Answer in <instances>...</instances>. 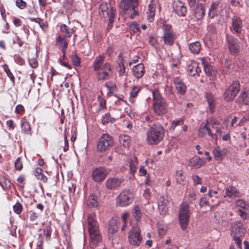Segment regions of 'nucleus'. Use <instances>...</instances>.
Masks as SVG:
<instances>
[{
	"mask_svg": "<svg viewBox=\"0 0 249 249\" xmlns=\"http://www.w3.org/2000/svg\"><path fill=\"white\" fill-rule=\"evenodd\" d=\"M105 56L103 54L96 57L92 67L94 71L96 72V77L98 80L105 81L109 78L111 71V65L109 63H104Z\"/></svg>",
	"mask_w": 249,
	"mask_h": 249,
	"instance_id": "1",
	"label": "nucleus"
},
{
	"mask_svg": "<svg viewBox=\"0 0 249 249\" xmlns=\"http://www.w3.org/2000/svg\"><path fill=\"white\" fill-rule=\"evenodd\" d=\"M164 135V129L159 124H154L148 128L146 132V140L150 145H155L162 141Z\"/></svg>",
	"mask_w": 249,
	"mask_h": 249,
	"instance_id": "2",
	"label": "nucleus"
},
{
	"mask_svg": "<svg viewBox=\"0 0 249 249\" xmlns=\"http://www.w3.org/2000/svg\"><path fill=\"white\" fill-rule=\"evenodd\" d=\"M153 108L154 112L158 115H161L168 111V105L158 90L152 91Z\"/></svg>",
	"mask_w": 249,
	"mask_h": 249,
	"instance_id": "3",
	"label": "nucleus"
},
{
	"mask_svg": "<svg viewBox=\"0 0 249 249\" xmlns=\"http://www.w3.org/2000/svg\"><path fill=\"white\" fill-rule=\"evenodd\" d=\"M190 216V212L189 205L187 203H183L180 206L178 220L181 230L184 231L186 229L189 223Z\"/></svg>",
	"mask_w": 249,
	"mask_h": 249,
	"instance_id": "4",
	"label": "nucleus"
},
{
	"mask_svg": "<svg viewBox=\"0 0 249 249\" xmlns=\"http://www.w3.org/2000/svg\"><path fill=\"white\" fill-rule=\"evenodd\" d=\"M116 9L107 2L101 3L99 7V15L104 20L115 18Z\"/></svg>",
	"mask_w": 249,
	"mask_h": 249,
	"instance_id": "5",
	"label": "nucleus"
},
{
	"mask_svg": "<svg viewBox=\"0 0 249 249\" xmlns=\"http://www.w3.org/2000/svg\"><path fill=\"white\" fill-rule=\"evenodd\" d=\"M133 201V195L128 190H123L116 199V204L120 207H125Z\"/></svg>",
	"mask_w": 249,
	"mask_h": 249,
	"instance_id": "6",
	"label": "nucleus"
},
{
	"mask_svg": "<svg viewBox=\"0 0 249 249\" xmlns=\"http://www.w3.org/2000/svg\"><path fill=\"white\" fill-rule=\"evenodd\" d=\"M113 144L111 137L108 134H104L99 139L97 144V150L104 152Z\"/></svg>",
	"mask_w": 249,
	"mask_h": 249,
	"instance_id": "7",
	"label": "nucleus"
},
{
	"mask_svg": "<svg viewBox=\"0 0 249 249\" xmlns=\"http://www.w3.org/2000/svg\"><path fill=\"white\" fill-rule=\"evenodd\" d=\"M129 243L135 246H139L142 242V237L139 227H133L129 231L128 236Z\"/></svg>",
	"mask_w": 249,
	"mask_h": 249,
	"instance_id": "8",
	"label": "nucleus"
},
{
	"mask_svg": "<svg viewBox=\"0 0 249 249\" xmlns=\"http://www.w3.org/2000/svg\"><path fill=\"white\" fill-rule=\"evenodd\" d=\"M162 38L166 45L171 46L176 39V36L170 25H164L163 27Z\"/></svg>",
	"mask_w": 249,
	"mask_h": 249,
	"instance_id": "9",
	"label": "nucleus"
},
{
	"mask_svg": "<svg viewBox=\"0 0 249 249\" xmlns=\"http://www.w3.org/2000/svg\"><path fill=\"white\" fill-rule=\"evenodd\" d=\"M240 85L238 81H234L230 86L224 93V98L227 101L233 100L240 90Z\"/></svg>",
	"mask_w": 249,
	"mask_h": 249,
	"instance_id": "10",
	"label": "nucleus"
},
{
	"mask_svg": "<svg viewBox=\"0 0 249 249\" xmlns=\"http://www.w3.org/2000/svg\"><path fill=\"white\" fill-rule=\"evenodd\" d=\"M226 40L228 47L231 53L233 55H237L239 52V44L237 38L231 35H227Z\"/></svg>",
	"mask_w": 249,
	"mask_h": 249,
	"instance_id": "11",
	"label": "nucleus"
},
{
	"mask_svg": "<svg viewBox=\"0 0 249 249\" xmlns=\"http://www.w3.org/2000/svg\"><path fill=\"white\" fill-rule=\"evenodd\" d=\"M238 213L243 219H247L249 215V204L242 199L236 201Z\"/></svg>",
	"mask_w": 249,
	"mask_h": 249,
	"instance_id": "12",
	"label": "nucleus"
},
{
	"mask_svg": "<svg viewBox=\"0 0 249 249\" xmlns=\"http://www.w3.org/2000/svg\"><path fill=\"white\" fill-rule=\"evenodd\" d=\"M231 30L240 39H242L241 36L242 35L243 29V24L241 19L237 16H234L231 19Z\"/></svg>",
	"mask_w": 249,
	"mask_h": 249,
	"instance_id": "13",
	"label": "nucleus"
},
{
	"mask_svg": "<svg viewBox=\"0 0 249 249\" xmlns=\"http://www.w3.org/2000/svg\"><path fill=\"white\" fill-rule=\"evenodd\" d=\"M124 181V179L123 177L109 178L106 181V187L109 190H117L121 187Z\"/></svg>",
	"mask_w": 249,
	"mask_h": 249,
	"instance_id": "14",
	"label": "nucleus"
},
{
	"mask_svg": "<svg viewBox=\"0 0 249 249\" xmlns=\"http://www.w3.org/2000/svg\"><path fill=\"white\" fill-rule=\"evenodd\" d=\"M245 233V229L240 221L232 223L231 225V235L232 237L243 236Z\"/></svg>",
	"mask_w": 249,
	"mask_h": 249,
	"instance_id": "15",
	"label": "nucleus"
},
{
	"mask_svg": "<svg viewBox=\"0 0 249 249\" xmlns=\"http://www.w3.org/2000/svg\"><path fill=\"white\" fill-rule=\"evenodd\" d=\"M107 174V171L105 168H97L92 172V179L95 182H102L105 179Z\"/></svg>",
	"mask_w": 249,
	"mask_h": 249,
	"instance_id": "16",
	"label": "nucleus"
},
{
	"mask_svg": "<svg viewBox=\"0 0 249 249\" xmlns=\"http://www.w3.org/2000/svg\"><path fill=\"white\" fill-rule=\"evenodd\" d=\"M173 8L175 13L179 16L184 17L187 13V8L185 4L180 0L173 2Z\"/></svg>",
	"mask_w": 249,
	"mask_h": 249,
	"instance_id": "17",
	"label": "nucleus"
},
{
	"mask_svg": "<svg viewBox=\"0 0 249 249\" xmlns=\"http://www.w3.org/2000/svg\"><path fill=\"white\" fill-rule=\"evenodd\" d=\"M169 201L167 196H161L158 200V209L160 214L164 215L168 211Z\"/></svg>",
	"mask_w": 249,
	"mask_h": 249,
	"instance_id": "18",
	"label": "nucleus"
},
{
	"mask_svg": "<svg viewBox=\"0 0 249 249\" xmlns=\"http://www.w3.org/2000/svg\"><path fill=\"white\" fill-rule=\"evenodd\" d=\"M206 133H207L210 137L213 138L214 135L211 132V130L209 126V122L208 120L206 121L205 124H202L200 125L198 130V135L200 137H204Z\"/></svg>",
	"mask_w": 249,
	"mask_h": 249,
	"instance_id": "19",
	"label": "nucleus"
},
{
	"mask_svg": "<svg viewBox=\"0 0 249 249\" xmlns=\"http://www.w3.org/2000/svg\"><path fill=\"white\" fill-rule=\"evenodd\" d=\"M89 231L92 230L99 229V224L96 220V215L94 213H91L88 218Z\"/></svg>",
	"mask_w": 249,
	"mask_h": 249,
	"instance_id": "20",
	"label": "nucleus"
},
{
	"mask_svg": "<svg viewBox=\"0 0 249 249\" xmlns=\"http://www.w3.org/2000/svg\"><path fill=\"white\" fill-rule=\"evenodd\" d=\"M174 84L178 93L182 95L186 92V87L185 85L181 79L178 77L174 79Z\"/></svg>",
	"mask_w": 249,
	"mask_h": 249,
	"instance_id": "21",
	"label": "nucleus"
},
{
	"mask_svg": "<svg viewBox=\"0 0 249 249\" xmlns=\"http://www.w3.org/2000/svg\"><path fill=\"white\" fill-rule=\"evenodd\" d=\"M120 223L116 219L112 218L108 222V233L109 234L115 233L119 230Z\"/></svg>",
	"mask_w": 249,
	"mask_h": 249,
	"instance_id": "22",
	"label": "nucleus"
},
{
	"mask_svg": "<svg viewBox=\"0 0 249 249\" xmlns=\"http://www.w3.org/2000/svg\"><path fill=\"white\" fill-rule=\"evenodd\" d=\"M205 6L202 3H200L199 1H197L196 6L194 12V15L197 19H201L205 15Z\"/></svg>",
	"mask_w": 249,
	"mask_h": 249,
	"instance_id": "23",
	"label": "nucleus"
},
{
	"mask_svg": "<svg viewBox=\"0 0 249 249\" xmlns=\"http://www.w3.org/2000/svg\"><path fill=\"white\" fill-rule=\"evenodd\" d=\"M89 231L91 242L94 245H97L98 243L102 240V236L99 229L92 230Z\"/></svg>",
	"mask_w": 249,
	"mask_h": 249,
	"instance_id": "24",
	"label": "nucleus"
},
{
	"mask_svg": "<svg viewBox=\"0 0 249 249\" xmlns=\"http://www.w3.org/2000/svg\"><path fill=\"white\" fill-rule=\"evenodd\" d=\"M133 75L137 78H140L142 77L144 73V67L142 63H139L134 66L132 68Z\"/></svg>",
	"mask_w": 249,
	"mask_h": 249,
	"instance_id": "25",
	"label": "nucleus"
},
{
	"mask_svg": "<svg viewBox=\"0 0 249 249\" xmlns=\"http://www.w3.org/2000/svg\"><path fill=\"white\" fill-rule=\"evenodd\" d=\"M240 193L235 187L229 186L225 190V194L224 196H228L230 198L233 199L239 196Z\"/></svg>",
	"mask_w": 249,
	"mask_h": 249,
	"instance_id": "26",
	"label": "nucleus"
},
{
	"mask_svg": "<svg viewBox=\"0 0 249 249\" xmlns=\"http://www.w3.org/2000/svg\"><path fill=\"white\" fill-rule=\"evenodd\" d=\"M69 43L68 38L59 35L56 39V46L61 49H67Z\"/></svg>",
	"mask_w": 249,
	"mask_h": 249,
	"instance_id": "27",
	"label": "nucleus"
},
{
	"mask_svg": "<svg viewBox=\"0 0 249 249\" xmlns=\"http://www.w3.org/2000/svg\"><path fill=\"white\" fill-rule=\"evenodd\" d=\"M138 4V0H122L121 7L128 11L131 7H137Z\"/></svg>",
	"mask_w": 249,
	"mask_h": 249,
	"instance_id": "28",
	"label": "nucleus"
},
{
	"mask_svg": "<svg viewBox=\"0 0 249 249\" xmlns=\"http://www.w3.org/2000/svg\"><path fill=\"white\" fill-rule=\"evenodd\" d=\"M201 71L196 62H191L188 67V73L190 75L195 76L198 75Z\"/></svg>",
	"mask_w": 249,
	"mask_h": 249,
	"instance_id": "29",
	"label": "nucleus"
},
{
	"mask_svg": "<svg viewBox=\"0 0 249 249\" xmlns=\"http://www.w3.org/2000/svg\"><path fill=\"white\" fill-rule=\"evenodd\" d=\"M205 98L208 104L209 110L212 113L214 112L215 107V98L212 94L209 92L206 93Z\"/></svg>",
	"mask_w": 249,
	"mask_h": 249,
	"instance_id": "30",
	"label": "nucleus"
},
{
	"mask_svg": "<svg viewBox=\"0 0 249 249\" xmlns=\"http://www.w3.org/2000/svg\"><path fill=\"white\" fill-rule=\"evenodd\" d=\"M204 69L206 74L210 77V80H213L217 73L215 68L210 65H204Z\"/></svg>",
	"mask_w": 249,
	"mask_h": 249,
	"instance_id": "31",
	"label": "nucleus"
},
{
	"mask_svg": "<svg viewBox=\"0 0 249 249\" xmlns=\"http://www.w3.org/2000/svg\"><path fill=\"white\" fill-rule=\"evenodd\" d=\"M213 153L214 158L217 161H221L222 160L223 157L225 155L224 150L221 149V148L218 146L213 148Z\"/></svg>",
	"mask_w": 249,
	"mask_h": 249,
	"instance_id": "32",
	"label": "nucleus"
},
{
	"mask_svg": "<svg viewBox=\"0 0 249 249\" xmlns=\"http://www.w3.org/2000/svg\"><path fill=\"white\" fill-rule=\"evenodd\" d=\"M21 128L22 132L28 135H29L31 133V128L29 122L25 118H23L21 120Z\"/></svg>",
	"mask_w": 249,
	"mask_h": 249,
	"instance_id": "33",
	"label": "nucleus"
},
{
	"mask_svg": "<svg viewBox=\"0 0 249 249\" xmlns=\"http://www.w3.org/2000/svg\"><path fill=\"white\" fill-rule=\"evenodd\" d=\"M61 32L64 34L63 36L67 38H70L74 33V30L65 24H61L60 27Z\"/></svg>",
	"mask_w": 249,
	"mask_h": 249,
	"instance_id": "34",
	"label": "nucleus"
},
{
	"mask_svg": "<svg viewBox=\"0 0 249 249\" xmlns=\"http://www.w3.org/2000/svg\"><path fill=\"white\" fill-rule=\"evenodd\" d=\"M203 163V160L198 156L194 157L189 160V165L196 168H199Z\"/></svg>",
	"mask_w": 249,
	"mask_h": 249,
	"instance_id": "35",
	"label": "nucleus"
},
{
	"mask_svg": "<svg viewBox=\"0 0 249 249\" xmlns=\"http://www.w3.org/2000/svg\"><path fill=\"white\" fill-rule=\"evenodd\" d=\"M141 89V87L139 86H134L132 87L130 91L129 101L132 103H134L135 98L137 96L138 93Z\"/></svg>",
	"mask_w": 249,
	"mask_h": 249,
	"instance_id": "36",
	"label": "nucleus"
},
{
	"mask_svg": "<svg viewBox=\"0 0 249 249\" xmlns=\"http://www.w3.org/2000/svg\"><path fill=\"white\" fill-rule=\"evenodd\" d=\"M156 10L155 4H149L148 9L147 12V19L150 22H152L154 19L155 13Z\"/></svg>",
	"mask_w": 249,
	"mask_h": 249,
	"instance_id": "37",
	"label": "nucleus"
},
{
	"mask_svg": "<svg viewBox=\"0 0 249 249\" xmlns=\"http://www.w3.org/2000/svg\"><path fill=\"white\" fill-rule=\"evenodd\" d=\"M189 48L191 53H193L197 54L200 52L201 49L200 43L198 41H196L190 44Z\"/></svg>",
	"mask_w": 249,
	"mask_h": 249,
	"instance_id": "38",
	"label": "nucleus"
},
{
	"mask_svg": "<svg viewBox=\"0 0 249 249\" xmlns=\"http://www.w3.org/2000/svg\"><path fill=\"white\" fill-rule=\"evenodd\" d=\"M97 197L93 195H91L89 196L87 201V205L90 208L96 207L99 205V203L97 200Z\"/></svg>",
	"mask_w": 249,
	"mask_h": 249,
	"instance_id": "39",
	"label": "nucleus"
},
{
	"mask_svg": "<svg viewBox=\"0 0 249 249\" xmlns=\"http://www.w3.org/2000/svg\"><path fill=\"white\" fill-rule=\"evenodd\" d=\"M132 214L133 217L137 220L139 221L142 217V212L140 208L138 205H135L132 209Z\"/></svg>",
	"mask_w": 249,
	"mask_h": 249,
	"instance_id": "40",
	"label": "nucleus"
},
{
	"mask_svg": "<svg viewBox=\"0 0 249 249\" xmlns=\"http://www.w3.org/2000/svg\"><path fill=\"white\" fill-rule=\"evenodd\" d=\"M35 175L38 179L42 181L44 183L47 182V178L42 174V169L41 168H37L36 170Z\"/></svg>",
	"mask_w": 249,
	"mask_h": 249,
	"instance_id": "41",
	"label": "nucleus"
},
{
	"mask_svg": "<svg viewBox=\"0 0 249 249\" xmlns=\"http://www.w3.org/2000/svg\"><path fill=\"white\" fill-rule=\"evenodd\" d=\"M3 69L4 71L6 72L7 76L10 79V81L12 82V84L13 85H15V77L13 75L12 72L10 71V69H9L8 65L7 64H4L3 66Z\"/></svg>",
	"mask_w": 249,
	"mask_h": 249,
	"instance_id": "42",
	"label": "nucleus"
},
{
	"mask_svg": "<svg viewBox=\"0 0 249 249\" xmlns=\"http://www.w3.org/2000/svg\"><path fill=\"white\" fill-rule=\"evenodd\" d=\"M129 29L131 31V34L133 32V34H139L140 33V29L139 26L136 22H133L129 24Z\"/></svg>",
	"mask_w": 249,
	"mask_h": 249,
	"instance_id": "43",
	"label": "nucleus"
},
{
	"mask_svg": "<svg viewBox=\"0 0 249 249\" xmlns=\"http://www.w3.org/2000/svg\"><path fill=\"white\" fill-rule=\"evenodd\" d=\"M218 6V4L215 3H213L211 4V7L209 9V13H208V16L211 18H213L215 15V11L216 9L217 8Z\"/></svg>",
	"mask_w": 249,
	"mask_h": 249,
	"instance_id": "44",
	"label": "nucleus"
},
{
	"mask_svg": "<svg viewBox=\"0 0 249 249\" xmlns=\"http://www.w3.org/2000/svg\"><path fill=\"white\" fill-rule=\"evenodd\" d=\"M115 119L111 117L108 113L106 114L102 118V124H105L109 123H113L115 122Z\"/></svg>",
	"mask_w": 249,
	"mask_h": 249,
	"instance_id": "45",
	"label": "nucleus"
},
{
	"mask_svg": "<svg viewBox=\"0 0 249 249\" xmlns=\"http://www.w3.org/2000/svg\"><path fill=\"white\" fill-rule=\"evenodd\" d=\"M175 178L177 182L179 184H181L182 182H184L185 179V177L183 174V173L181 170L177 171Z\"/></svg>",
	"mask_w": 249,
	"mask_h": 249,
	"instance_id": "46",
	"label": "nucleus"
},
{
	"mask_svg": "<svg viewBox=\"0 0 249 249\" xmlns=\"http://www.w3.org/2000/svg\"><path fill=\"white\" fill-rule=\"evenodd\" d=\"M44 234L46 237L50 239L51 235L52 228L51 223L46 224L43 229Z\"/></svg>",
	"mask_w": 249,
	"mask_h": 249,
	"instance_id": "47",
	"label": "nucleus"
},
{
	"mask_svg": "<svg viewBox=\"0 0 249 249\" xmlns=\"http://www.w3.org/2000/svg\"><path fill=\"white\" fill-rule=\"evenodd\" d=\"M117 69L119 76H122L125 75V67L123 61L119 63Z\"/></svg>",
	"mask_w": 249,
	"mask_h": 249,
	"instance_id": "48",
	"label": "nucleus"
},
{
	"mask_svg": "<svg viewBox=\"0 0 249 249\" xmlns=\"http://www.w3.org/2000/svg\"><path fill=\"white\" fill-rule=\"evenodd\" d=\"M71 59L73 64L75 66H79L80 65V58L76 54H72Z\"/></svg>",
	"mask_w": 249,
	"mask_h": 249,
	"instance_id": "49",
	"label": "nucleus"
},
{
	"mask_svg": "<svg viewBox=\"0 0 249 249\" xmlns=\"http://www.w3.org/2000/svg\"><path fill=\"white\" fill-rule=\"evenodd\" d=\"M243 103L246 105H249V93L247 92H243L240 95Z\"/></svg>",
	"mask_w": 249,
	"mask_h": 249,
	"instance_id": "50",
	"label": "nucleus"
},
{
	"mask_svg": "<svg viewBox=\"0 0 249 249\" xmlns=\"http://www.w3.org/2000/svg\"><path fill=\"white\" fill-rule=\"evenodd\" d=\"M15 167L18 171L21 170L23 168L22 163L21 161V158L18 157L15 162Z\"/></svg>",
	"mask_w": 249,
	"mask_h": 249,
	"instance_id": "51",
	"label": "nucleus"
},
{
	"mask_svg": "<svg viewBox=\"0 0 249 249\" xmlns=\"http://www.w3.org/2000/svg\"><path fill=\"white\" fill-rule=\"evenodd\" d=\"M14 211L17 214H20L21 213L22 209V205L19 203L17 202L16 203L15 205L13 206Z\"/></svg>",
	"mask_w": 249,
	"mask_h": 249,
	"instance_id": "52",
	"label": "nucleus"
},
{
	"mask_svg": "<svg viewBox=\"0 0 249 249\" xmlns=\"http://www.w3.org/2000/svg\"><path fill=\"white\" fill-rule=\"evenodd\" d=\"M183 124V122L181 120L173 121L170 127V129L174 130L177 125H182Z\"/></svg>",
	"mask_w": 249,
	"mask_h": 249,
	"instance_id": "53",
	"label": "nucleus"
},
{
	"mask_svg": "<svg viewBox=\"0 0 249 249\" xmlns=\"http://www.w3.org/2000/svg\"><path fill=\"white\" fill-rule=\"evenodd\" d=\"M242 236H237L235 237H232L233 240L235 241V243L236 244L237 247L239 249H242V240H241V237Z\"/></svg>",
	"mask_w": 249,
	"mask_h": 249,
	"instance_id": "54",
	"label": "nucleus"
},
{
	"mask_svg": "<svg viewBox=\"0 0 249 249\" xmlns=\"http://www.w3.org/2000/svg\"><path fill=\"white\" fill-rule=\"evenodd\" d=\"M16 4L17 7L21 9H24L26 6V3L23 0H17Z\"/></svg>",
	"mask_w": 249,
	"mask_h": 249,
	"instance_id": "55",
	"label": "nucleus"
},
{
	"mask_svg": "<svg viewBox=\"0 0 249 249\" xmlns=\"http://www.w3.org/2000/svg\"><path fill=\"white\" fill-rule=\"evenodd\" d=\"M136 7H131L129 9L132 13L130 14V18L131 19H133L136 16L138 15V12L137 10H136Z\"/></svg>",
	"mask_w": 249,
	"mask_h": 249,
	"instance_id": "56",
	"label": "nucleus"
},
{
	"mask_svg": "<svg viewBox=\"0 0 249 249\" xmlns=\"http://www.w3.org/2000/svg\"><path fill=\"white\" fill-rule=\"evenodd\" d=\"M29 63L30 66L33 68H36L38 66L37 61L35 58L29 59Z\"/></svg>",
	"mask_w": 249,
	"mask_h": 249,
	"instance_id": "57",
	"label": "nucleus"
},
{
	"mask_svg": "<svg viewBox=\"0 0 249 249\" xmlns=\"http://www.w3.org/2000/svg\"><path fill=\"white\" fill-rule=\"evenodd\" d=\"M166 230L165 227H164L163 226H162V227L159 226L158 227V233H159L160 236L162 237L163 235H164L166 233Z\"/></svg>",
	"mask_w": 249,
	"mask_h": 249,
	"instance_id": "58",
	"label": "nucleus"
},
{
	"mask_svg": "<svg viewBox=\"0 0 249 249\" xmlns=\"http://www.w3.org/2000/svg\"><path fill=\"white\" fill-rule=\"evenodd\" d=\"M192 178L195 184H201V178L197 175H193Z\"/></svg>",
	"mask_w": 249,
	"mask_h": 249,
	"instance_id": "59",
	"label": "nucleus"
},
{
	"mask_svg": "<svg viewBox=\"0 0 249 249\" xmlns=\"http://www.w3.org/2000/svg\"><path fill=\"white\" fill-rule=\"evenodd\" d=\"M137 164L135 162H130L129 166H130V171L131 174H133L136 172L137 168H136Z\"/></svg>",
	"mask_w": 249,
	"mask_h": 249,
	"instance_id": "60",
	"label": "nucleus"
},
{
	"mask_svg": "<svg viewBox=\"0 0 249 249\" xmlns=\"http://www.w3.org/2000/svg\"><path fill=\"white\" fill-rule=\"evenodd\" d=\"M24 110V107L22 105H18L15 108V112L17 114L21 113Z\"/></svg>",
	"mask_w": 249,
	"mask_h": 249,
	"instance_id": "61",
	"label": "nucleus"
},
{
	"mask_svg": "<svg viewBox=\"0 0 249 249\" xmlns=\"http://www.w3.org/2000/svg\"><path fill=\"white\" fill-rule=\"evenodd\" d=\"M114 18H111L108 19H106L104 20L105 21H108V23L107 27V30L108 31H109L112 28L113 23L114 21Z\"/></svg>",
	"mask_w": 249,
	"mask_h": 249,
	"instance_id": "62",
	"label": "nucleus"
},
{
	"mask_svg": "<svg viewBox=\"0 0 249 249\" xmlns=\"http://www.w3.org/2000/svg\"><path fill=\"white\" fill-rule=\"evenodd\" d=\"M199 205L201 207L204 206L209 205L208 201L205 197H203L200 199Z\"/></svg>",
	"mask_w": 249,
	"mask_h": 249,
	"instance_id": "63",
	"label": "nucleus"
},
{
	"mask_svg": "<svg viewBox=\"0 0 249 249\" xmlns=\"http://www.w3.org/2000/svg\"><path fill=\"white\" fill-rule=\"evenodd\" d=\"M208 121L209 122V127L210 125H212L213 126V125H216L218 124L217 120L214 118H210Z\"/></svg>",
	"mask_w": 249,
	"mask_h": 249,
	"instance_id": "64",
	"label": "nucleus"
}]
</instances>
